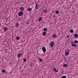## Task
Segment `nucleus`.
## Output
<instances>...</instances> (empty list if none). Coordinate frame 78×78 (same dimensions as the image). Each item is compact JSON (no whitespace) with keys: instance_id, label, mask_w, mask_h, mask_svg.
I'll return each mask as SVG.
<instances>
[{"instance_id":"nucleus-32","label":"nucleus","mask_w":78,"mask_h":78,"mask_svg":"<svg viewBox=\"0 0 78 78\" xmlns=\"http://www.w3.org/2000/svg\"><path fill=\"white\" fill-rule=\"evenodd\" d=\"M52 13H53V12H52V13H51V14H52Z\"/></svg>"},{"instance_id":"nucleus-18","label":"nucleus","mask_w":78,"mask_h":78,"mask_svg":"<svg viewBox=\"0 0 78 78\" xmlns=\"http://www.w3.org/2000/svg\"><path fill=\"white\" fill-rule=\"evenodd\" d=\"M16 38V40H19L20 39V37H17Z\"/></svg>"},{"instance_id":"nucleus-9","label":"nucleus","mask_w":78,"mask_h":78,"mask_svg":"<svg viewBox=\"0 0 78 78\" xmlns=\"http://www.w3.org/2000/svg\"><path fill=\"white\" fill-rule=\"evenodd\" d=\"M32 10V9L31 8H29L27 9L28 11H31Z\"/></svg>"},{"instance_id":"nucleus-13","label":"nucleus","mask_w":78,"mask_h":78,"mask_svg":"<svg viewBox=\"0 0 78 78\" xmlns=\"http://www.w3.org/2000/svg\"><path fill=\"white\" fill-rule=\"evenodd\" d=\"M65 55H66V56H68V55H69V52H65Z\"/></svg>"},{"instance_id":"nucleus-21","label":"nucleus","mask_w":78,"mask_h":78,"mask_svg":"<svg viewBox=\"0 0 78 78\" xmlns=\"http://www.w3.org/2000/svg\"><path fill=\"white\" fill-rule=\"evenodd\" d=\"M2 72L3 73H5V72H6V71H5V69H3L2 70Z\"/></svg>"},{"instance_id":"nucleus-24","label":"nucleus","mask_w":78,"mask_h":78,"mask_svg":"<svg viewBox=\"0 0 78 78\" xmlns=\"http://www.w3.org/2000/svg\"><path fill=\"white\" fill-rule=\"evenodd\" d=\"M78 42V41H77V40H75L74 41V43H75V44H77Z\"/></svg>"},{"instance_id":"nucleus-30","label":"nucleus","mask_w":78,"mask_h":78,"mask_svg":"<svg viewBox=\"0 0 78 78\" xmlns=\"http://www.w3.org/2000/svg\"><path fill=\"white\" fill-rule=\"evenodd\" d=\"M68 51H70V50H68Z\"/></svg>"},{"instance_id":"nucleus-17","label":"nucleus","mask_w":78,"mask_h":78,"mask_svg":"<svg viewBox=\"0 0 78 78\" xmlns=\"http://www.w3.org/2000/svg\"><path fill=\"white\" fill-rule=\"evenodd\" d=\"M43 12H44L45 13H47V12H48V11H47V10L46 9H45L43 11Z\"/></svg>"},{"instance_id":"nucleus-25","label":"nucleus","mask_w":78,"mask_h":78,"mask_svg":"<svg viewBox=\"0 0 78 78\" xmlns=\"http://www.w3.org/2000/svg\"><path fill=\"white\" fill-rule=\"evenodd\" d=\"M55 12L56 14H59V11L57 10L55 11Z\"/></svg>"},{"instance_id":"nucleus-2","label":"nucleus","mask_w":78,"mask_h":78,"mask_svg":"<svg viewBox=\"0 0 78 78\" xmlns=\"http://www.w3.org/2000/svg\"><path fill=\"white\" fill-rule=\"evenodd\" d=\"M51 46L52 48H53V47L54 44H55V43L53 42V41H52L50 43Z\"/></svg>"},{"instance_id":"nucleus-31","label":"nucleus","mask_w":78,"mask_h":78,"mask_svg":"<svg viewBox=\"0 0 78 78\" xmlns=\"http://www.w3.org/2000/svg\"><path fill=\"white\" fill-rule=\"evenodd\" d=\"M35 1H36V0H34Z\"/></svg>"},{"instance_id":"nucleus-15","label":"nucleus","mask_w":78,"mask_h":78,"mask_svg":"<svg viewBox=\"0 0 78 78\" xmlns=\"http://www.w3.org/2000/svg\"><path fill=\"white\" fill-rule=\"evenodd\" d=\"M72 46H73L74 47H76V44H71Z\"/></svg>"},{"instance_id":"nucleus-23","label":"nucleus","mask_w":78,"mask_h":78,"mask_svg":"<svg viewBox=\"0 0 78 78\" xmlns=\"http://www.w3.org/2000/svg\"><path fill=\"white\" fill-rule=\"evenodd\" d=\"M61 78H66V76H63L61 77Z\"/></svg>"},{"instance_id":"nucleus-4","label":"nucleus","mask_w":78,"mask_h":78,"mask_svg":"<svg viewBox=\"0 0 78 78\" xmlns=\"http://www.w3.org/2000/svg\"><path fill=\"white\" fill-rule=\"evenodd\" d=\"M35 4H36V5L35 8L37 9H38V8H39V7H38L39 6V5L37 4H36V3H35Z\"/></svg>"},{"instance_id":"nucleus-28","label":"nucleus","mask_w":78,"mask_h":78,"mask_svg":"<svg viewBox=\"0 0 78 78\" xmlns=\"http://www.w3.org/2000/svg\"><path fill=\"white\" fill-rule=\"evenodd\" d=\"M67 38H69V36L68 35V36H67Z\"/></svg>"},{"instance_id":"nucleus-16","label":"nucleus","mask_w":78,"mask_h":78,"mask_svg":"<svg viewBox=\"0 0 78 78\" xmlns=\"http://www.w3.org/2000/svg\"><path fill=\"white\" fill-rule=\"evenodd\" d=\"M42 17H40L39 19V21L41 22V20H42Z\"/></svg>"},{"instance_id":"nucleus-14","label":"nucleus","mask_w":78,"mask_h":78,"mask_svg":"<svg viewBox=\"0 0 78 78\" xmlns=\"http://www.w3.org/2000/svg\"><path fill=\"white\" fill-rule=\"evenodd\" d=\"M67 66H68V65L67 64H64L63 65V67H67Z\"/></svg>"},{"instance_id":"nucleus-7","label":"nucleus","mask_w":78,"mask_h":78,"mask_svg":"<svg viewBox=\"0 0 78 78\" xmlns=\"http://www.w3.org/2000/svg\"><path fill=\"white\" fill-rule=\"evenodd\" d=\"M74 36L76 38H77L78 37V34H75L74 35Z\"/></svg>"},{"instance_id":"nucleus-10","label":"nucleus","mask_w":78,"mask_h":78,"mask_svg":"<svg viewBox=\"0 0 78 78\" xmlns=\"http://www.w3.org/2000/svg\"><path fill=\"white\" fill-rule=\"evenodd\" d=\"M53 70H54V71L55 72H58V70H56V68H54L53 69Z\"/></svg>"},{"instance_id":"nucleus-27","label":"nucleus","mask_w":78,"mask_h":78,"mask_svg":"<svg viewBox=\"0 0 78 78\" xmlns=\"http://www.w3.org/2000/svg\"><path fill=\"white\" fill-rule=\"evenodd\" d=\"M27 61V60L26 59V58H24L23 60V61L24 62H26Z\"/></svg>"},{"instance_id":"nucleus-3","label":"nucleus","mask_w":78,"mask_h":78,"mask_svg":"<svg viewBox=\"0 0 78 78\" xmlns=\"http://www.w3.org/2000/svg\"><path fill=\"white\" fill-rule=\"evenodd\" d=\"M42 50L44 52V53H45V51H46V49H45V48L44 47H43L42 48Z\"/></svg>"},{"instance_id":"nucleus-6","label":"nucleus","mask_w":78,"mask_h":78,"mask_svg":"<svg viewBox=\"0 0 78 78\" xmlns=\"http://www.w3.org/2000/svg\"><path fill=\"white\" fill-rule=\"evenodd\" d=\"M20 11H24V7H20Z\"/></svg>"},{"instance_id":"nucleus-12","label":"nucleus","mask_w":78,"mask_h":78,"mask_svg":"<svg viewBox=\"0 0 78 78\" xmlns=\"http://www.w3.org/2000/svg\"><path fill=\"white\" fill-rule=\"evenodd\" d=\"M20 56H21V54H18L17 55V58H20Z\"/></svg>"},{"instance_id":"nucleus-20","label":"nucleus","mask_w":78,"mask_h":78,"mask_svg":"<svg viewBox=\"0 0 78 78\" xmlns=\"http://www.w3.org/2000/svg\"><path fill=\"white\" fill-rule=\"evenodd\" d=\"M44 31H47V29L46 28H44L43 29Z\"/></svg>"},{"instance_id":"nucleus-5","label":"nucleus","mask_w":78,"mask_h":78,"mask_svg":"<svg viewBox=\"0 0 78 78\" xmlns=\"http://www.w3.org/2000/svg\"><path fill=\"white\" fill-rule=\"evenodd\" d=\"M4 31L5 32H6L7 30H8V29L6 27H3Z\"/></svg>"},{"instance_id":"nucleus-19","label":"nucleus","mask_w":78,"mask_h":78,"mask_svg":"<svg viewBox=\"0 0 78 78\" xmlns=\"http://www.w3.org/2000/svg\"><path fill=\"white\" fill-rule=\"evenodd\" d=\"M39 61L40 62H42V61H43V59H42V58H40L39 59Z\"/></svg>"},{"instance_id":"nucleus-22","label":"nucleus","mask_w":78,"mask_h":78,"mask_svg":"<svg viewBox=\"0 0 78 78\" xmlns=\"http://www.w3.org/2000/svg\"><path fill=\"white\" fill-rule=\"evenodd\" d=\"M16 27H18L19 25V23H17L16 24Z\"/></svg>"},{"instance_id":"nucleus-29","label":"nucleus","mask_w":78,"mask_h":78,"mask_svg":"<svg viewBox=\"0 0 78 78\" xmlns=\"http://www.w3.org/2000/svg\"><path fill=\"white\" fill-rule=\"evenodd\" d=\"M56 16H53V17H54V18H55V17Z\"/></svg>"},{"instance_id":"nucleus-26","label":"nucleus","mask_w":78,"mask_h":78,"mask_svg":"<svg viewBox=\"0 0 78 78\" xmlns=\"http://www.w3.org/2000/svg\"><path fill=\"white\" fill-rule=\"evenodd\" d=\"M70 33H73V30H70Z\"/></svg>"},{"instance_id":"nucleus-8","label":"nucleus","mask_w":78,"mask_h":78,"mask_svg":"<svg viewBox=\"0 0 78 78\" xmlns=\"http://www.w3.org/2000/svg\"><path fill=\"white\" fill-rule=\"evenodd\" d=\"M52 37L54 38H55L56 37H57V36H56V34H53L52 35Z\"/></svg>"},{"instance_id":"nucleus-11","label":"nucleus","mask_w":78,"mask_h":78,"mask_svg":"<svg viewBox=\"0 0 78 78\" xmlns=\"http://www.w3.org/2000/svg\"><path fill=\"white\" fill-rule=\"evenodd\" d=\"M43 34L44 36H45L47 34V33L45 32H44L43 33Z\"/></svg>"},{"instance_id":"nucleus-1","label":"nucleus","mask_w":78,"mask_h":78,"mask_svg":"<svg viewBox=\"0 0 78 78\" xmlns=\"http://www.w3.org/2000/svg\"><path fill=\"white\" fill-rule=\"evenodd\" d=\"M23 15V12L22 11H20L18 13L19 16H22Z\"/></svg>"}]
</instances>
